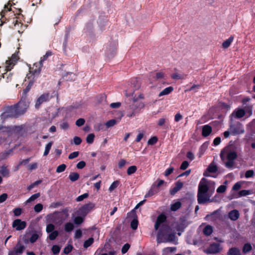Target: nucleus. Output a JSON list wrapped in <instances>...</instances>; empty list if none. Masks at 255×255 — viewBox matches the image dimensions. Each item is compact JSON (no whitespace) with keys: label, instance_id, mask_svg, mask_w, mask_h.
Here are the masks:
<instances>
[{"label":"nucleus","instance_id":"cd10ccee","mask_svg":"<svg viewBox=\"0 0 255 255\" xmlns=\"http://www.w3.org/2000/svg\"><path fill=\"white\" fill-rule=\"evenodd\" d=\"M105 124L103 123H97L94 125V128L95 131H99L100 130L104 131L106 130Z\"/></svg>","mask_w":255,"mask_h":255},{"label":"nucleus","instance_id":"1a4fd4ad","mask_svg":"<svg viewBox=\"0 0 255 255\" xmlns=\"http://www.w3.org/2000/svg\"><path fill=\"white\" fill-rule=\"evenodd\" d=\"M51 97L50 96V94L49 93H44L42 95H41L37 100L35 102V107L36 109H39L40 106L41 104L43 103L49 101Z\"/></svg>","mask_w":255,"mask_h":255},{"label":"nucleus","instance_id":"6e6d98bb","mask_svg":"<svg viewBox=\"0 0 255 255\" xmlns=\"http://www.w3.org/2000/svg\"><path fill=\"white\" fill-rule=\"evenodd\" d=\"M73 246L71 245H68L64 249L63 253L66 254H69L72 250Z\"/></svg>","mask_w":255,"mask_h":255},{"label":"nucleus","instance_id":"ddd939ff","mask_svg":"<svg viewBox=\"0 0 255 255\" xmlns=\"http://www.w3.org/2000/svg\"><path fill=\"white\" fill-rule=\"evenodd\" d=\"M218 166L215 164L213 161L209 165L206 170L204 172L203 175L205 177L210 176L209 173H216L218 171Z\"/></svg>","mask_w":255,"mask_h":255},{"label":"nucleus","instance_id":"dca6fc26","mask_svg":"<svg viewBox=\"0 0 255 255\" xmlns=\"http://www.w3.org/2000/svg\"><path fill=\"white\" fill-rule=\"evenodd\" d=\"M212 131V127L209 125L203 126L202 129V135L204 137H207L211 134Z\"/></svg>","mask_w":255,"mask_h":255},{"label":"nucleus","instance_id":"a18cd8bd","mask_svg":"<svg viewBox=\"0 0 255 255\" xmlns=\"http://www.w3.org/2000/svg\"><path fill=\"white\" fill-rule=\"evenodd\" d=\"M60 247L56 245H53L51 248L52 252L54 255L58 254L60 252Z\"/></svg>","mask_w":255,"mask_h":255},{"label":"nucleus","instance_id":"4c0bfd02","mask_svg":"<svg viewBox=\"0 0 255 255\" xmlns=\"http://www.w3.org/2000/svg\"><path fill=\"white\" fill-rule=\"evenodd\" d=\"M53 144V142L50 141L48 144L46 145L45 150L43 153V156H46L49 154L50 150L51 148L52 145Z\"/></svg>","mask_w":255,"mask_h":255},{"label":"nucleus","instance_id":"37998d69","mask_svg":"<svg viewBox=\"0 0 255 255\" xmlns=\"http://www.w3.org/2000/svg\"><path fill=\"white\" fill-rule=\"evenodd\" d=\"M119 184H120V181H118V180H116V181H114L112 183V184L110 185V187L109 188V190L110 192H112L114 189H115L116 188H117V187L119 186Z\"/></svg>","mask_w":255,"mask_h":255},{"label":"nucleus","instance_id":"603ef678","mask_svg":"<svg viewBox=\"0 0 255 255\" xmlns=\"http://www.w3.org/2000/svg\"><path fill=\"white\" fill-rule=\"evenodd\" d=\"M252 249V246L250 244H246L243 249V252L245 253H247L251 251Z\"/></svg>","mask_w":255,"mask_h":255},{"label":"nucleus","instance_id":"f257e3e1","mask_svg":"<svg viewBox=\"0 0 255 255\" xmlns=\"http://www.w3.org/2000/svg\"><path fill=\"white\" fill-rule=\"evenodd\" d=\"M215 183L214 181L202 178L198 185L197 201L199 204L210 201V198L215 191Z\"/></svg>","mask_w":255,"mask_h":255},{"label":"nucleus","instance_id":"c03bdc74","mask_svg":"<svg viewBox=\"0 0 255 255\" xmlns=\"http://www.w3.org/2000/svg\"><path fill=\"white\" fill-rule=\"evenodd\" d=\"M59 232L58 231H54L52 232H51L49 235V239L50 240L53 241L54 240L56 237L58 236Z\"/></svg>","mask_w":255,"mask_h":255},{"label":"nucleus","instance_id":"de8ad7c7","mask_svg":"<svg viewBox=\"0 0 255 255\" xmlns=\"http://www.w3.org/2000/svg\"><path fill=\"white\" fill-rule=\"evenodd\" d=\"M138 224V220L136 219H134L131 221V222L130 223V227L132 230H135L137 229Z\"/></svg>","mask_w":255,"mask_h":255},{"label":"nucleus","instance_id":"4be33fe9","mask_svg":"<svg viewBox=\"0 0 255 255\" xmlns=\"http://www.w3.org/2000/svg\"><path fill=\"white\" fill-rule=\"evenodd\" d=\"M159 191L158 189H156L154 185H152L150 189L148 191V192L145 195V198H148L151 197L156 193H157Z\"/></svg>","mask_w":255,"mask_h":255},{"label":"nucleus","instance_id":"052dcab7","mask_svg":"<svg viewBox=\"0 0 255 255\" xmlns=\"http://www.w3.org/2000/svg\"><path fill=\"white\" fill-rule=\"evenodd\" d=\"M89 196V194L87 193H85L79 196L76 198V201L80 202L83 200L84 199L87 198Z\"/></svg>","mask_w":255,"mask_h":255},{"label":"nucleus","instance_id":"2f4dec72","mask_svg":"<svg viewBox=\"0 0 255 255\" xmlns=\"http://www.w3.org/2000/svg\"><path fill=\"white\" fill-rule=\"evenodd\" d=\"M185 227L184 224L183 223H180L177 225L176 229L178 232L177 233L178 236L181 235V233L184 231Z\"/></svg>","mask_w":255,"mask_h":255},{"label":"nucleus","instance_id":"58836bf2","mask_svg":"<svg viewBox=\"0 0 255 255\" xmlns=\"http://www.w3.org/2000/svg\"><path fill=\"white\" fill-rule=\"evenodd\" d=\"M118 121L115 119H112L108 121L105 124V126L106 128H109L110 127H113L117 123Z\"/></svg>","mask_w":255,"mask_h":255},{"label":"nucleus","instance_id":"39448f33","mask_svg":"<svg viewBox=\"0 0 255 255\" xmlns=\"http://www.w3.org/2000/svg\"><path fill=\"white\" fill-rule=\"evenodd\" d=\"M43 64L41 62L35 63L32 67H29V73L26 75V78L30 79L32 77L38 76L41 70Z\"/></svg>","mask_w":255,"mask_h":255},{"label":"nucleus","instance_id":"5fc2aeb1","mask_svg":"<svg viewBox=\"0 0 255 255\" xmlns=\"http://www.w3.org/2000/svg\"><path fill=\"white\" fill-rule=\"evenodd\" d=\"M234 40V37L231 36L229 39L224 41V48H228Z\"/></svg>","mask_w":255,"mask_h":255},{"label":"nucleus","instance_id":"c756f323","mask_svg":"<svg viewBox=\"0 0 255 255\" xmlns=\"http://www.w3.org/2000/svg\"><path fill=\"white\" fill-rule=\"evenodd\" d=\"M11 4L10 3V1H9L7 4H5L4 7V9L2 10L0 12V15L1 16V18H2L5 14V13L7 11H10L11 10Z\"/></svg>","mask_w":255,"mask_h":255},{"label":"nucleus","instance_id":"473e14b6","mask_svg":"<svg viewBox=\"0 0 255 255\" xmlns=\"http://www.w3.org/2000/svg\"><path fill=\"white\" fill-rule=\"evenodd\" d=\"M84 221V217L82 216H78L75 217L74 219V223L77 225L81 224Z\"/></svg>","mask_w":255,"mask_h":255},{"label":"nucleus","instance_id":"9d476101","mask_svg":"<svg viewBox=\"0 0 255 255\" xmlns=\"http://www.w3.org/2000/svg\"><path fill=\"white\" fill-rule=\"evenodd\" d=\"M167 217L164 213H162L158 215L154 224V229L157 231L159 227L166 222Z\"/></svg>","mask_w":255,"mask_h":255},{"label":"nucleus","instance_id":"8fccbe9b","mask_svg":"<svg viewBox=\"0 0 255 255\" xmlns=\"http://www.w3.org/2000/svg\"><path fill=\"white\" fill-rule=\"evenodd\" d=\"M41 183V180H37L32 183H31L30 185H29L28 187H27V190L28 191H30L31 190H32L34 187H35L36 186H37L38 185H39V184H40Z\"/></svg>","mask_w":255,"mask_h":255},{"label":"nucleus","instance_id":"2eb2a0df","mask_svg":"<svg viewBox=\"0 0 255 255\" xmlns=\"http://www.w3.org/2000/svg\"><path fill=\"white\" fill-rule=\"evenodd\" d=\"M157 125L163 127L164 129H168L169 126V120L166 118H160L158 121Z\"/></svg>","mask_w":255,"mask_h":255},{"label":"nucleus","instance_id":"0e129e2a","mask_svg":"<svg viewBox=\"0 0 255 255\" xmlns=\"http://www.w3.org/2000/svg\"><path fill=\"white\" fill-rule=\"evenodd\" d=\"M9 153V151H5L0 154V160H3L6 159Z\"/></svg>","mask_w":255,"mask_h":255},{"label":"nucleus","instance_id":"a19ab883","mask_svg":"<svg viewBox=\"0 0 255 255\" xmlns=\"http://www.w3.org/2000/svg\"><path fill=\"white\" fill-rule=\"evenodd\" d=\"M94 243V239L93 238H90L87 240L85 241L84 243V247L85 248H88L92 245Z\"/></svg>","mask_w":255,"mask_h":255},{"label":"nucleus","instance_id":"7c9ffc66","mask_svg":"<svg viewBox=\"0 0 255 255\" xmlns=\"http://www.w3.org/2000/svg\"><path fill=\"white\" fill-rule=\"evenodd\" d=\"M79 177V174L77 172H71L69 175V178L72 182L78 180Z\"/></svg>","mask_w":255,"mask_h":255},{"label":"nucleus","instance_id":"f8f14e48","mask_svg":"<svg viewBox=\"0 0 255 255\" xmlns=\"http://www.w3.org/2000/svg\"><path fill=\"white\" fill-rule=\"evenodd\" d=\"M12 226L13 228H15L16 231H20L25 228L26 223L20 219H16L13 221Z\"/></svg>","mask_w":255,"mask_h":255},{"label":"nucleus","instance_id":"6e6552de","mask_svg":"<svg viewBox=\"0 0 255 255\" xmlns=\"http://www.w3.org/2000/svg\"><path fill=\"white\" fill-rule=\"evenodd\" d=\"M29 81L28 82V85L26 86L25 89L23 90L22 96L20 99V101H22V102H25L27 104L29 105V103L27 99V93L29 92L31 87H32L34 82H35V80L34 79V77L29 79Z\"/></svg>","mask_w":255,"mask_h":255},{"label":"nucleus","instance_id":"4d7b16f0","mask_svg":"<svg viewBox=\"0 0 255 255\" xmlns=\"http://www.w3.org/2000/svg\"><path fill=\"white\" fill-rule=\"evenodd\" d=\"M55 226L52 224H48L46 226V231L48 233H50L54 231Z\"/></svg>","mask_w":255,"mask_h":255},{"label":"nucleus","instance_id":"3c124183","mask_svg":"<svg viewBox=\"0 0 255 255\" xmlns=\"http://www.w3.org/2000/svg\"><path fill=\"white\" fill-rule=\"evenodd\" d=\"M158 141V138L156 136H152L147 141V143L148 145H154Z\"/></svg>","mask_w":255,"mask_h":255},{"label":"nucleus","instance_id":"ea45409f","mask_svg":"<svg viewBox=\"0 0 255 255\" xmlns=\"http://www.w3.org/2000/svg\"><path fill=\"white\" fill-rule=\"evenodd\" d=\"M65 77H66L67 80H69L71 81H74L76 77L75 74L72 72L67 73V74L65 75Z\"/></svg>","mask_w":255,"mask_h":255},{"label":"nucleus","instance_id":"f704fd0d","mask_svg":"<svg viewBox=\"0 0 255 255\" xmlns=\"http://www.w3.org/2000/svg\"><path fill=\"white\" fill-rule=\"evenodd\" d=\"M74 226L72 223L68 222L64 225V230L67 232H70L74 229Z\"/></svg>","mask_w":255,"mask_h":255},{"label":"nucleus","instance_id":"20e7f679","mask_svg":"<svg viewBox=\"0 0 255 255\" xmlns=\"http://www.w3.org/2000/svg\"><path fill=\"white\" fill-rule=\"evenodd\" d=\"M236 147L234 143H231L227 147V150L229 151L227 154L228 161L226 162V166L228 168H231L234 164V160L237 158V155L236 151Z\"/></svg>","mask_w":255,"mask_h":255},{"label":"nucleus","instance_id":"b1692460","mask_svg":"<svg viewBox=\"0 0 255 255\" xmlns=\"http://www.w3.org/2000/svg\"><path fill=\"white\" fill-rule=\"evenodd\" d=\"M174 89L172 87L169 86L168 87L164 89H163L160 93L159 94L158 96L161 97L164 95H167L169 94L173 91Z\"/></svg>","mask_w":255,"mask_h":255},{"label":"nucleus","instance_id":"69168bd1","mask_svg":"<svg viewBox=\"0 0 255 255\" xmlns=\"http://www.w3.org/2000/svg\"><path fill=\"white\" fill-rule=\"evenodd\" d=\"M85 123V120L83 118L78 119L76 122V125L78 127H81Z\"/></svg>","mask_w":255,"mask_h":255},{"label":"nucleus","instance_id":"c9c22d12","mask_svg":"<svg viewBox=\"0 0 255 255\" xmlns=\"http://www.w3.org/2000/svg\"><path fill=\"white\" fill-rule=\"evenodd\" d=\"M228 255H241V252L238 249L232 248L229 251Z\"/></svg>","mask_w":255,"mask_h":255},{"label":"nucleus","instance_id":"864d4df0","mask_svg":"<svg viewBox=\"0 0 255 255\" xmlns=\"http://www.w3.org/2000/svg\"><path fill=\"white\" fill-rule=\"evenodd\" d=\"M43 209V205L41 203L36 204L34 207V211L36 213H39Z\"/></svg>","mask_w":255,"mask_h":255},{"label":"nucleus","instance_id":"412c9836","mask_svg":"<svg viewBox=\"0 0 255 255\" xmlns=\"http://www.w3.org/2000/svg\"><path fill=\"white\" fill-rule=\"evenodd\" d=\"M240 214L238 210H234L229 213V218L233 221H236L239 218Z\"/></svg>","mask_w":255,"mask_h":255},{"label":"nucleus","instance_id":"c85d7f7f","mask_svg":"<svg viewBox=\"0 0 255 255\" xmlns=\"http://www.w3.org/2000/svg\"><path fill=\"white\" fill-rule=\"evenodd\" d=\"M209 145V143L208 142H205L200 147L199 151V156L200 157L201 155H202L206 150L207 149Z\"/></svg>","mask_w":255,"mask_h":255},{"label":"nucleus","instance_id":"338daca9","mask_svg":"<svg viewBox=\"0 0 255 255\" xmlns=\"http://www.w3.org/2000/svg\"><path fill=\"white\" fill-rule=\"evenodd\" d=\"M82 139L79 136H75L73 138V141L75 145H78L82 142Z\"/></svg>","mask_w":255,"mask_h":255},{"label":"nucleus","instance_id":"f03ea898","mask_svg":"<svg viewBox=\"0 0 255 255\" xmlns=\"http://www.w3.org/2000/svg\"><path fill=\"white\" fill-rule=\"evenodd\" d=\"M28 107V104L25 102L20 101L13 106L8 107L2 115L5 118H17L23 115Z\"/></svg>","mask_w":255,"mask_h":255},{"label":"nucleus","instance_id":"09e8293b","mask_svg":"<svg viewBox=\"0 0 255 255\" xmlns=\"http://www.w3.org/2000/svg\"><path fill=\"white\" fill-rule=\"evenodd\" d=\"M66 165L65 164H62L59 165L57 168L56 172L57 173H61L65 171L66 168Z\"/></svg>","mask_w":255,"mask_h":255},{"label":"nucleus","instance_id":"f3484780","mask_svg":"<svg viewBox=\"0 0 255 255\" xmlns=\"http://www.w3.org/2000/svg\"><path fill=\"white\" fill-rule=\"evenodd\" d=\"M221 209L215 211L211 215V217L212 219L216 221L219 220L222 221H223V217L222 215L220 213Z\"/></svg>","mask_w":255,"mask_h":255},{"label":"nucleus","instance_id":"393cba45","mask_svg":"<svg viewBox=\"0 0 255 255\" xmlns=\"http://www.w3.org/2000/svg\"><path fill=\"white\" fill-rule=\"evenodd\" d=\"M253 194V192L249 190H243L239 192L236 198H239L243 196H246Z\"/></svg>","mask_w":255,"mask_h":255},{"label":"nucleus","instance_id":"0eeeda50","mask_svg":"<svg viewBox=\"0 0 255 255\" xmlns=\"http://www.w3.org/2000/svg\"><path fill=\"white\" fill-rule=\"evenodd\" d=\"M95 205L92 203H89L84 205L80 208L76 212V214L78 216H82L84 218L94 208Z\"/></svg>","mask_w":255,"mask_h":255},{"label":"nucleus","instance_id":"774afa93","mask_svg":"<svg viewBox=\"0 0 255 255\" xmlns=\"http://www.w3.org/2000/svg\"><path fill=\"white\" fill-rule=\"evenodd\" d=\"M60 128L62 129H67L69 128V124L67 122H63L61 124H60Z\"/></svg>","mask_w":255,"mask_h":255},{"label":"nucleus","instance_id":"bb28decb","mask_svg":"<svg viewBox=\"0 0 255 255\" xmlns=\"http://www.w3.org/2000/svg\"><path fill=\"white\" fill-rule=\"evenodd\" d=\"M25 249V247L23 245L19 244V243L17 244L15 248L14 251L16 254H22Z\"/></svg>","mask_w":255,"mask_h":255},{"label":"nucleus","instance_id":"79ce46f5","mask_svg":"<svg viewBox=\"0 0 255 255\" xmlns=\"http://www.w3.org/2000/svg\"><path fill=\"white\" fill-rule=\"evenodd\" d=\"M95 135L94 133L89 134L86 137V142L89 144H92L94 142Z\"/></svg>","mask_w":255,"mask_h":255},{"label":"nucleus","instance_id":"6ab92c4d","mask_svg":"<svg viewBox=\"0 0 255 255\" xmlns=\"http://www.w3.org/2000/svg\"><path fill=\"white\" fill-rule=\"evenodd\" d=\"M176 236L175 233H169L162 240V243L172 242L175 241Z\"/></svg>","mask_w":255,"mask_h":255},{"label":"nucleus","instance_id":"49530a36","mask_svg":"<svg viewBox=\"0 0 255 255\" xmlns=\"http://www.w3.org/2000/svg\"><path fill=\"white\" fill-rule=\"evenodd\" d=\"M40 196V193H37L31 195L30 198L26 201L27 203H29L34 201Z\"/></svg>","mask_w":255,"mask_h":255},{"label":"nucleus","instance_id":"aec40b11","mask_svg":"<svg viewBox=\"0 0 255 255\" xmlns=\"http://www.w3.org/2000/svg\"><path fill=\"white\" fill-rule=\"evenodd\" d=\"M0 174L3 177H8L10 175V171L7 167L2 165L0 168Z\"/></svg>","mask_w":255,"mask_h":255},{"label":"nucleus","instance_id":"72a5a7b5","mask_svg":"<svg viewBox=\"0 0 255 255\" xmlns=\"http://www.w3.org/2000/svg\"><path fill=\"white\" fill-rule=\"evenodd\" d=\"M181 205L182 204L180 202H176L171 205L170 210L172 211H176L181 208Z\"/></svg>","mask_w":255,"mask_h":255},{"label":"nucleus","instance_id":"13d9d810","mask_svg":"<svg viewBox=\"0 0 255 255\" xmlns=\"http://www.w3.org/2000/svg\"><path fill=\"white\" fill-rule=\"evenodd\" d=\"M51 55H52V52L50 51H47L46 54L41 58L39 62H41V63L43 64V62L47 60L48 57Z\"/></svg>","mask_w":255,"mask_h":255},{"label":"nucleus","instance_id":"4468645a","mask_svg":"<svg viewBox=\"0 0 255 255\" xmlns=\"http://www.w3.org/2000/svg\"><path fill=\"white\" fill-rule=\"evenodd\" d=\"M219 245L217 243H212L206 250V253L208 254H214L219 252Z\"/></svg>","mask_w":255,"mask_h":255},{"label":"nucleus","instance_id":"9b49d317","mask_svg":"<svg viewBox=\"0 0 255 255\" xmlns=\"http://www.w3.org/2000/svg\"><path fill=\"white\" fill-rule=\"evenodd\" d=\"M17 60V56L15 54H13L10 59L6 61L5 70L6 71H10Z\"/></svg>","mask_w":255,"mask_h":255},{"label":"nucleus","instance_id":"a878e982","mask_svg":"<svg viewBox=\"0 0 255 255\" xmlns=\"http://www.w3.org/2000/svg\"><path fill=\"white\" fill-rule=\"evenodd\" d=\"M203 232L205 236H209L211 235L213 232V228L211 225H208L204 227Z\"/></svg>","mask_w":255,"mask_h":255},{"label":"nucleus","instance_id":"a211bd4d","mask_svg":"<svg viewBox=\"0 0 255 255\" xmlns=\"http://www.w3.org/2000/svg\"><path fill=\"white\" fill-rule=\"evenodd\" d=\"M245 115V111L244 110L242 109H238L236 110L231 115V119L233 117L236 118H241L243 117Z\"/></svg>","mask_w":255,"mask_h":255},{"label":"nucleus","instance_id":"e2e57ef3","mask_svg":"<svg viewBox=\"0 0 255 255\" xmlns=\"http://www.w3.org/2000/svg\"><path fill=\"white\" fill-rule=\"evenodd\" d=\"M13 212L15 216H19L22 213V209L20 208H14L13 210Z\"/></svg>","mask_w":255,"mask_h":255},{"label":"nucleus","instance_id":"7ed1b4c3","mask_svg":"<svg viewBox=\"0 0 255 255\" xmlns=\"http://www.w3.org/2000/svg\"><path fill=\"white\" fill-rule=\"evenodd\" d=\"M245 129L243 125L240 122L231 124L228 131L224 132V137H228L230 134L234 135L244 133Z\"/></svg>","mask_w":255,"mask_h":255},{"label":"nucleus","instance_id":"680f3d73","mask_svg":"<svg viewBox=\"0 0 255 255\" xmlns=\"http://www.w3.org/2000/svg\"><path fill=\"white\" fill-rule=\"evenodd\" d=\"M39 236L36 233L33 234L29 239V241L31 243H35L38 239Z\"/></svg>","mask_w":255,"mask_h":255},{"label":"nucleus","instance_id":"423d86ee","mask_svg":"<svg viewBox=\"0 0 255 255\" xmlns=\"http://www.w3.org/2000/svg\"><path fill=\"white\" fill-rule=\"evenodd\" d=\"M171 231V228L167 224H162L160 228L158 230L157 234V242L158 244L162 243L161 240L169 233Z\"/></svg>","mask_w":255,"mask_h":255},{"label":"nucleus","instance_id":"e433bc0d","mask_svg":"<svg viewBox=\"0 0 255 255\" xmlns=\"http://www.w3.org/2000/svg\"><path fill=\"white\" fill-rule=\"evenodd\" d=\"M137 170V167L135 165L129 166L127 169V174L130 175L134 173Z\"/></svg>","mask_w":255,"mask_h":255},{"label":"nucleus","instance_id":"bf43d9fd","mask_svg":"<svg viewBox=\"0 0 255 255\" xmlns=\"http://www.w3.org/2000/svg\"><path fill=\"white\" fill-rule=\"evenodd\" d=\"M130 245L128 243L125 244L122 248V253L123 254H126L130 248Z\"/></svg>","mask_w":255,"mask_h":255},{"label":"nucleus","instance_id":"5701e85b","mask_svg":"<svg viewBox=\"0 0 255 255\" xmlns=\"http://www.w3.org/2000/svg\"><path fill=\"white\" fill-rule=\"evenodd\" d=\"M59 212H55L52 214H49L47 217H48L49 219L50 220V221L53 222H56L57 220L59 217Z\"/></svg>","mask_w":255,"mask_h":255}]
</instances>
